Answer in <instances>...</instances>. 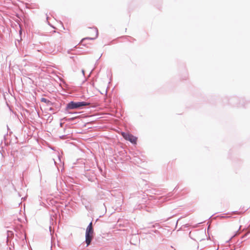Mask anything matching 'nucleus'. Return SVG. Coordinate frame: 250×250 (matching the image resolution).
I'll use <instances>...</instances> for the list:
<instances>
[{"mask_svg":"<svg viewBox=\"0 0 250 250\" xmlns=\"http://www.w3.org/2000/svg\"><path fill=\"white\" fill-rule=\"evenodd\" d=\"M122 135L126 140L129 141L133 144H136L137 141V138L133 136L132 135L128 133L122 132Z\"/></svg>","mask_w":250,"mask_h":250,"instance_id":"f03ea898","label":"nucleus"},{"mask_svg":"<svg viewBox=\"0 0 250 250\" xmlns=\"http://www.w3.org/2000/svg\"><path fill=\"white\" fill-rule=\"evenodd\" d=\"M93 235H90L85 233V243H86V246H88L91 243Z\"/></svg>","mask_w":250,"mask_h":250,"instance_id":"20e7f679","label":"nucleus"},{"mask_svg":"<svg viewBox=\"0 0 250 250\" xmlns=\"http://www.w3.org/2000/svg\"><path fill=\"white\" fill-rule=\"evenodd\" d=\"M90 104V103L85 102H74L71 101L67 104L66 110L75 109L80 108L82 106H88Z\"/></svg>","mask_w":250,"mask_h":250,"instance_id":"f257e3e1","label":"nucleus"},{"mask_svg":"<svg viewBox=\"0 0 250 250\" xmlns=\"http://www.w3.org/2000/svg\"><path fill=\"white\" fill-rule=\"evenodd\" d=\"M41 101L42 102L46 103L49 106L53 105V103L51 101L44 98H42L41 100Z\"/></svg>","mask_w":250,"mask_h":250,"instance_id":"423d86ee","label":"nucleus"},{"mask_svg":"<svg viewBox=\"0 0 250 250\" xmlns=\"http://www.w3.org/2000/svg\"><path fill=\"white\" fill-rule=\"evenodd\" d=\"M90 30L91 32H93L95 34V36L93 38H87V39H90V40H94L98 37V29L96 28H91Z\"/></svg>","mask_w":250,"mask_h":250,"instance_id":"39448f33","label":"nucleus"},{"mask_svg":"<svg viewBox=\"0 0 250 250\" xmlns=\"http://www.w3.org/2000/svg\"><path fill=\"white\" fill-rule=\"evenodd\" d=\"M94 230L92 227V223L90 222L86 229L85 233L93 235Z\"/></svg>","mask_w":250,"mask_h":250,"instance_id":"7ed1b4c3","label":"nucleus"},{"mask_svg":"<svg viewBox=\"0 0 250 250\" xmlns=\"http://www.w3.org/2000/svg\"><path fill=\"white\" fill-rule=\"evenodd\" d=\"M82 73L83 75H84V71L83 70H82Z\"/></svg>","mask_w":250,"mask_h":250,"instance_id":"0eeeda50","label":"nucleus"}]
</instances>
